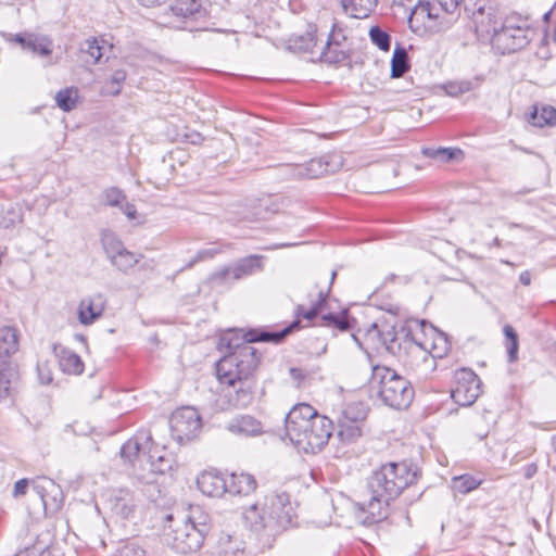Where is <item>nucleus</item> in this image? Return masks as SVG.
<instances>
[{
	"label": "nucleus",
	"instance_id": "nucleus-1",
	"mask_svg": "<svg viewBox=\"0 0 556 556\" xmlns=\"http://www.w3.org/2000/svg\"><path fill=\"white\" fill-rule=\"evenodd\" d=\"M298 321L279 331L252 329L229 330L224 333L218 349L224 356L217 363V375L222 382L233 387V394H229L230 403L239 408L250 405L254 397V384L249 378L256 369L261 355L251 345L253 342H280L298 326Z\"/></svg>",
	"mask_w": 556,
	"mask_h": 556
},
{
	"label": "nucleus",
	"instance_id": "nucleus-2",
	"mask_svg": "<svg viewBox=\"0 0 556 556\" xmlns=\"http://www.w3.org/2000/svg\"><path fill=\"white\" fill-rule=\"evenodd\" d=\"M376 332L386 349L396 355L419 379H427L437 368V358L444 357L450 351L445 333H438L432 342H419L409 328L395 331L394 325L382 328L375 323L369 334Z\"/></svg>",
	"mask_w": 556,
	"mask_h": 556
},
{
	"label": "nucleus",
	"instance_id": "nucleus-3",
	"mask_svg": "<svg viewBox=\"0 0 556 556\" xmlns=\"http://www.w3.org/2000/svg\"><path fill=\"white\" fill-rule=\"evenodd\" d=\"M416 480L417 470L404 462L382 465L368 480L370 498L356 504V518L365 526L386 519L390 502Z\"/></svg>",
	"mask_w": 556,
	"mask_h": 556
},
{
	"label": "nucleus",
	"instance_id": "nucleus-4",
	"mask_svg": "<svg viewBox=\"0 0 556 556\" xmlns=\"http://www.w3.org/2000/svg\"><path fill=\"white\" fill-rule=\"evenodd\" d=\"M286 433L299 451L315 454L328 443L332 421L311 405L298 404L286 416Z\"/></svg>",
	"mask_w": 556,
	"mask_h": 556
},
{
	"label": "nucleus",
	"instance_id": "nucleus-5",
	"mask_svg": "<svg viewBox=\"0 0 556 556\" xmlns=\"http://www.w3.org/2000/svg\"><path fill=\"white\" fill-rule=\"evenodd\" d=\"M121 455L132 465L135 478L150 484L173 467V459L164 450L153 446L152 435L148 430L138 431L121 448Z\"/></svg>",
	"mask_w": 556,
	"mask_h": 556
},
{
	"label": "nucleus",
	"instance_id": "nucleus-6",
	"mask_svg": "<svg viewBox=\"0 0 556 556\" xmlns=\"http://www.w3.org/2000/svg\"><path fill=\"white\" fill-rule=\"evenodd\" d=\"M296 517L290 495L273 492L243 510L245 525L256 533L276 535L288 529Z\"/></svg>",
	"mask_w": 556,
	"mask_h": 556
},
{
	"label": "nucleus",
	"instance_id": "nucleus-7",
	"mask_svg": "<svg viewBox=\"0 0 556 556\" xmlns=\"http://www.w3.org/2000/svg\"><path fill=\"white\" fill-rule=\"evenodd\" d=\"M176 521L175 526H164V538L174 549L181 554L198 552L210 529L207 517L203 516L199 508L192 509L190 515L175 518L173 514L165 517V522Z\"/></svg>",
	"mask_w": 556,
	"mask_h": 556
},
{
	"label": "nucleus",
	"instance_id": "nucleus-8",
	"mask_svg": "<svg viewBox=\"0 0 556 556\" xmlns=\"http://www.w3.org/2000/svg\"><path fill=\"white\" fill-rule=\"evenodd\" d=\"M369 387L384 405L394 409L407 408L414 399L410 382L386 366L372 367Z\"/></svg>",
	"mask_w": 556,
	"mask_h": 556
},
{
	"label": "nucleus",
	"instance_id": "nucleus-9",
	"mask_svg": "<svg viewBox=\"0 0 556 556\" xmlns=\"http://www.w3.org/2000/svg\"><path fill=\"white\" fill-rule=\"evenodd\" d=\"M531 33L532 29L527 17L510 14L501 23L492 43L503 53H513L528 46Z\"/></svg>",
	"mask_w": 556,
	"mask_h": 556
},
{
	"label": "nucleus",
	"instance_id": "nucleus-10",
	"mask_svg": "<svg viewBox=\"0 0 556 556\" xmlns=\"http://www.w3.org/2000/svg\"><path fill=\"white\" fill-rule=\"evenodd\" d=\"M263 256L249 255L240 258L232 266L223 267L210 276L213 286H226L263 270Z\"/></svg>",
	"mask_w": 556,
	"mask_h": 556
},
{
	"label": "nucleus",
	"instance_id": "nucleus-11",
	"mask_svg": "<svg viewBox=\"0 0 556 556\" xmlns=\"http://www.w3.org/2000/svg\"><path fill=\"white\" fill-rule=\"evenodd\" d=\"M172 437L178 443H185L199 433L201 429V417L193 407H181L175 410L169 419Z\"/></svg>",
	"mask_w": 556,
	"mask_h": 556
},
{
	"label": "nucleus",
	"instance_id": "nucleus-12",
	"mask_svg": "<svg viewBox=\"0 0 556 556\" xmlns=\"http://www.w3.org/2000/svg\"><path fill=\"white\" fill-rule=\"evenodd\" d=\"M453 401L460 406L472 405L480 395V379L473 370L462 368L454 374Z\"/></svg>",
	"mask_w": 556,
	"mask_h": 556
},
{
	"label": "nucleus",
	"instance_id": "nucleus-13",
	"mask_svg": "<svg viewBox=\"0 0 556 556\" xmlns=\"http://www.w3.org/2000/svg\"><path fill=\"white\" fill-rule=\"evenodd\" d=\"M31 489L42 503L47 514H54L63 505L64 495L61 486L48 477L31 480Z\"/></svg>",
	"mask_w": 556,
	"mask_h": 556
},
{
	"label": "nucleus",
	"instance_id": "nucleus-14",
	"mask_svg": "<svg viewBox=\"0 0 556 556\" xmlns=\"http://www.w3.org/2000/svg\"><path fill=\"white\" fill-rule=\"evenodd\" d=\"M471 20L477 34L491 36V40L494 38L498 29V18L494 8L480 5L472 12Z\"/></svg>",
	"mask_w": 556,
	"mask_h": 556
},
{
	"label": "nucleus",
	"instance_id": "nucleus-15",
	"mask_svg": "<svg viewBox=\"0 0 556 556\" xmlns=\"http://www.w3.org/2000/svg\"><path fill=\"white\" fill-rule=\"evenodd\" d=\"M286 170L287 174L295 179H314L333 172V168H331L330 164L327 161H324V159H312L305 164L288 165Z\"/></svg>",
	"mask_w": 556,
	"mask_h": 556
},
{
	"label": "nucleus",
	"instance_id": "nucleus-16",
	"mask_svg": "<svg viewBox=\"0 0 556 556\" xmlns=\"http://www.w3.org/2000/svg\"><path fill=\"white\" fill-rule=\"evenodd\" d=\"M111 510L123 519L134 516L138 500L128 489H118L109 498Z\"/></svg>",
	"mask_w": 556,
	"mask_h": 556
},
{
	"label": "nucleus",
	"instance_id": "nucleus-17",
	"mask_svg": "<svg viewBox=\"0 0 556 556\" xmlns=\"http://www.w3.org/2000/svg\"><path fill=\"white\" fill-rule=\"evenodd\" d=\"M199 490L211 497H219L227 492V478L217 471H204L198 479Z\"/></svg>",
	"mask_w": 556,
	"mask_h": 556
},
{
	"label": "nucleus",
	"instance_id": "nucleus-18",
	"mask_svg": "<svg viewBox=\"0 0 556 556\" xmlns=\"http://www.w3.org/2000/svg\"><path fill=\"white\" fill-rule=\"evenodd\" d=\"M226 429L239 437H257L263 433V424L251 415H239L227 424Z\"/></svg>",
	"mask_w": 556,
	"mask_h": 556
},
{
	"label": "nucleus",
	"instance_id": "nucleus-19",
	"mask_svg": "<svg viewBox=\"0 0 556 556\" xmlns=\"http://www.w3.org/2000/svg\"><path fill=\"white\" fill-rule=\"evenodd\" d=\"M14 41L21 45L23 50L34 55L48 56L52 53V41L46 36L35 34L16 35Z\"/></svg>",
	"mask_w": 556,
	"mask_h": 556
},
{
	"label": "nucleus",
	"instance_id": "nucleus-20",
	"mask_svg": "<svg viewBox=\"0 0 556 556\" xmlns=\"http://www.w3.org/2000/svg\"><path fill=\"white\" fill-rule=\"evenodd\" d=\"M105 307L104 299L101 294L84 299L78 307V319L83 325H91L100 318Z\"/></svg>",
	"mask_w": 556,
	"mask_h": 556
},
{
	"label": "nucleus",
	"instance_id": "nucleus-21",
	"mask_svg": "<svg viewBox=\"0 0 556 556\" xmlns=\"http://www.w3.org/2000/svg\"><path fill=\"white\" fill-rule=\"evenodd\" d=\"M53 352L62 371L72 375L83 374L85 366L78 354L62 345H54Z\"/></svg>",
	"mask_w": 556,
	"mask_h": 556
},
{
	"label": "nucleus",
	"instance_id": "nucleus-22",
	"mask_svg": "<svg viewBox=\"0 0 556 556\" xmlns=\"http://www.w3.org/2000/svg\"><path fill=\"white\" fill-rule=\"evenodd\" d=\"M256 486L255 478L247 472H233L227 478V492L233 495H249Z\"/></svg>",
	"mask_w": 556,
	"mask_h": 556
},
{
	"label": "nucleus",
	"instance_id": "nucleus-23",
	"mask_svg": "<svg viewBox=\"0 0 556 556\" xmlns=\"http://www.w3.org/2000/svg\"><path fill=\"white\" fill-rule=\"evenodd\" d=\"M378 0H341L345 14L354 18H366L376 9Z\"/></svg>",
	"mask_w": 556,
	"mask_h": 556
},
{
	"label": "nucleus",
	"instance_id": "nucleus-24",
	"mask_svg": "<svg viewBox=\"0 0 556 556\" xmlns=\"http://www.w3.org/2000/svg\"><path fill=\"white\" fill-rule=\"evenodd\" d=\"M170 11L176 15L184 18L193 17L200 18L206 15L200 0H174L170 4Z\"/></svg>",
	"mask_w": 556,
	"mask_h": 556
},
{
	"label": "nucleus",
	"instance_id": "nucleus-25",
	"mask_svg": "<svg viewBox=\"0 0 556 556\" xmlns=\"http://www.w3.org/2000/svg\"><path fill=\"white\" fill-rule=\"evenodd\" d=\"M18 349V337L16 329L4 326L0 328V361L8 359Z\"/></svg>",
	"mask_w": 556,
	"mask_h": 556
},
{
	"label": "nucleus",
	"instance_id": "nucleus-26",
	"mask_svg": "<svg viewBox=\"0 0 556 556\" xmlns=\"http://www.w3.org/2000/svg\"><path fill=\"white\" fill-rule=\"evenodd\" d=\"M16 370L8 359L0 361V402L11 395V388L16 378Z\"/></svg>",
	"mask_w": 556,
	"mask_h": 556
},
{
	"label": "nucleus",
	"instance_id": "nucleus-27",
	"mask_svg": "<svg viewBox=\"0 0 556 556\" xmlns=\"http://www.w3.org/2000/svg\"><path fill=\"white\" fill-rule=\"evenodd\" d=\"M482 483V479L469 473L455 476L451 480V488L460 494H468L478 489Z\"/></svg>",
	"mask_w": 556,
	"mask_h": 556
},
{
	"label": "nucleus",
	"instance_id": "nucleus-28",
	"mask_svg": "<svg viewBox=\"0 0 556 556\" xmlns=\"http://www.w3.org/2000/svg\"><path fill=\"white\" fill-rule=\"evenodd\" d=\"M409 70L408 54L405 48L397 45L391 59V77L403 76Z\"/></svg>",
	"mask_w": 556,
	"mask_h": 556
},
{
	"label": "nucleus",
	"instance_id": "nucleus-29",
	"mask_svg": "<svg viewBox=\"0 0 556 556\" xmlns=\"http://www.w3.org/2000/svg\"><path fill=\"white\" fill-rule=\"evenodd\" d=\"M363 425L338 420V437L341 442L348 444L355 442L363 434Z\"/></svg>",
	"mask_w": 556,
	"mask_h": 556
},
{
	"label": "nucleus",
	"instance_id": "nucleus-30",
	"mask_svg": "<svg viewBox=\"0 0 556 556\" xmlns=\"http://www.w3.org/2000/svg\"><path fill=\"white\" fill-rule=\"evenodd\" d=\"M326 299H327V293H324L323 291H320L318 302L316 304H314L311 308L305 309L302 305H299L295 311L298 318L294 320V323L298 321L299 324L289 333H291L293 330L300 328V324H301L300 318L301 317L308 321H312L313 319H315L317 317V315L321 313L323 305L326 302ZM292 324H293V321L289 326H291Z\"/></svg>",
	"mask_w": 556,
	"mask_h": 556
},
{
	"label": "nucleus",
	"instance_id": "nucleus-31",
	"mask_svg": "<svg viewBox=\"0 0 556 556\" xmlns=\"http://www.w3.org/2000/svg\"><path fill=\"white\" fill-rule=\"evenodd\" d=\"M531 121L534 126H554L556 125V109L552 105H542L538 108L531 115Z\"/></svg>",
	"mask_w": 556,
	"mask_h": 556
},
{
	"label": "nucleus",
	"instance_id": "nucleus-32",
	"mask_svg": "<svg viewBox=\"0 0 556 556\" xmlns=\"http://www.w3.org/2000/svg\"><path fill=\"white\" fill-rule=\"evenodd\" d=\"M421 152L426 157L443 163L450 162L463 153L460 149L453 148H424Z\"/></svg>",
	"mask_w": 556,
	"mask_h": 556
},
{
	"label": "nucleus",
	"instance_id": "nucleus-33",
	"mask_svg": "<svg viewBox=\"0 0 556 556\" xmlns=\"http://www.w3.org/2000/svg\"><path fill=\"white\" fill-rule=\"evenodd\" d=\"M367 416V410L364 404L354 403L349 404L343 410L338 420L348 421V422H361L364 424Z\"/></svg>",
	"mask_w": 556,
	"mask_h": 556
},
{
	"label": "nucleus",
	"instance_id": "nucleus-34",
	"mask_svg": "<svg viewBox=\"0 0 556 556\" xmlns=\"http://www.w3.org/2000/svg\"><path fill=\"white\" fill-rule=\"evenodd\" d=\"M323 325L336 328L340 331H348L352 328L350 317L346 311L341 313H328L321 316Z\"/></svg>",
	"mask_w": 556,
	"mask_h": 556
},
{
	"label": "nucleus",
	"instance_id": "nucleus-35",
	"mask_svg": "<svg viewBox=\"0 0 556 556\" xmlns=\"http://www.w3.org/2000/svg\"><path fill=\"white\" fill-rule=\"evenodd\" d=\"M55 101L61 110L70 112L76 106L77 91L73 88L62 89L56 93Z\"/></svg>",
	"mask_w": 556,
	"mask_h": 556
},
{
	"label": "nucleus",
	"instance_id": "nucleus-36",
	"mask_svg": "<svg viewBox=\"0 0 556 556\" xmlns=\"http://www.w3.org/2000/svg\"><path fill=\"white\" fill-rule=\"evenodd\" d=\"M321 58L327 63L338 64L344 62L348 59V54L342 46H331V42H327L321 52Z\"/></svg>",
	"mask_w": 556,
	"mask_h": 556
},
{
	"label": "nucleus",
	"instance_id": "nucleus-37",
	"mask_svg": "<svg viewBox=\"0 0 556 556\" xmlns=\"http://www.w3.org/2000/svg\"><path fill=\"white\" fill-rule=\"evenodd\" d=\"M218 545L224 556H238L242 551L241 542L230 534H223L219 538Z\"/></svg>",
	"mask_w": 556,
	"mask_h": 556
},
{
	"label": "nucleus",
	"instance_id": "nucleus-38",
	"mask_svg": "<svg viewBox=\"0 0 556 556\" xmlns=\"http://www.w3.org/2000/svg\"><path fill=\"white\" fill-rule=\"evenodd\" d=\"M138 261L137 255L125 248L111 260L112 264L123 271L132 268Z\"/></svg>",
	"mask_w": 556,
	"mask_h": 556
},
{
	"label": "nucleus",
	"instance_id": "nucleus-39",
	"mask_svg": "<svg viewBox=\"0 0 556 556\" xmlns=\"http://www.w3.org/2000/svg\"><path fill=\"white\" fill-rule=\"evenodd\" d=\"M504 334L507 339V355L508 362L514 363L518 358V336L515 329L510 325H505L503 328Z\"/></svg>",
	"mask_w": 556,
	"mask_h": 556
},
{
	"label": "nucleus",
	"instance_id": "nucleus-40",
	"mask_svg": "<svg viewBox=\"0 0 556 556\" xmlns=\"http://www.w3.org/2000/svg\"><path fill=\"white\" fill-rule=\"evenodd\" d=\"M408 22L412 24L414 21L420 24H425L427 21L431 20V10L429 2H422L415 4L414 8L408 12Z\"/></svg>",
	"mask_w": 556,
	"mask_h": 556
},
{
	"label": "nucleus",
	"instance_id": "nucleus-41",
	"mask_svg": "<svg viewBox=\"0 0 556 556\" xmlns=\"http://www.w3.org/2000/svg\"><path fill=\"white\" fill-rule=\"evenodd\" d=\"M104 47L100 45L97 38H88L81 45V51L87 53L93 64L98 63L103 56Z\"/></svg>",
	"mask_w": 556,
	"mask_h": 556
},
{
	"label": "nucleus",
	"instance_id": "nucleus-42",
	"mask_svg": "<svg viewBox=\"0 0 556 556\" xmlns=\"http://www.w3.org/2000/svg\"><path fill=\"white\" fill-rule=\"evenodd\" d=\"M126 72L124 70H116L110 80L104 86V92L111 96L119 94L122 85L126 79Z\"/></svg>",
	"mask_w": 556,
	"mask_h": 556
},
{
	"label": "nucleus",
	"instance_id": "nucleus-43",
	"mask_svg": "<svg viewBox=\"0 0 556 556\" xmlns=\"http://www.w3.org/2000/svg\"><path fill=\"white\" fill-rule=\"evenodd\" d=\"M369 37L380 50L389 51L391 47V37L390 35L382 30L378 26H372L369 30Z\"/></svg>",
	"mask_w": 556,
	"mask_h": 556
},
{
	"label": "nucleus",
	"instance_id": "nucleus-44",
	"mask_svg": "<svg viewBox=\"0 0 556 556\" xmlns=\"http://www.w3.org/2000/svg\"><path fill=\"white\" fill-rule=\"evenodd\" d=\"M102 244L110 260H112L113 256L118 254L125 248L123 243L114 235L111 233H106L102 237Z\"/></svg>",
	"mask_w": 556,
	"mask_h": 556
},
{
	"label": "nucleus",
	"instance_id": "nucleus-45",
	"mask_svg": "<svg viewBox=\"0 0 556 556\" xmlns=\"http://www.w3.org/2000/svg\"><path fill=\"white\" fill-rule=\"evenodd\" d=\"M126 194L116 187H111L103 192V201L105 205L118 206L125 202Z\"/></svg>",
	"mask_w": 556,
	"mask_h": 556
},
{
	"label": "nucleus",
	"instance_id": "nucleus-46",
	"mask_svg": "<svg viewBox=\"0 0 556 556\" xmlns=\"http://www.w3.org/2000/svg\"><path fill=\"white\" fill-rule=\"evenodd\" d=\"M118 556H147V553L137 543L128 542L119 548Z\"/></svg>",
	"mask_w": 556,
	"mask_h": 556
},
{
	"label": "nucleus",
	"instance_id": "nucleus-47",
	"mask_svg": "<svg viewBox=\"0 0 556 556\" xmlns=\"http://www.w3.org/2000/svg\"><path fill=\"white\" fill-rule=\"evenodd\" d=\"M217 253H218V250H216V249H203V250H200L195 254L194 258L191 260L187 264L186 267L187 268H191L195 263L213 258Z\"/></svg>",
	"mask_w": 556,
	"mask_h": 556
},
{
	"label": "nucleus",
	"instance_id": "nucleus-48",
	"mask_svg": "<svg viewBox=\"0 0 556 556\" xmlns=\"http://www.w3.org/2000/svg\"><path fill=\"white\" fill-rule=\"evenodd\" d=\"M7 214L8 216H4L1 223L4 228H10L22 220L20 212L14 207L9 208Z\"/></svg>",
	"mask_w": 556,
	"mask_h": 556
},
{
	"label": "nucleus",
	"instance_id": "nucleus-49",
	"mask_svg": "<svg viewBox=\"0 0 556 556\" xmlns=\"http://www.w3.org/2000/svg\"><path fill=\"white\" fill-rule=\"evenodd\" d=\"M345 35L343 30L338 27L337 24H333L331 33L329 34L327 42H331V46H342V42L345 40Z\"/></svg>",
	"mask_w": 556,
	"mask_h": 556
},
{
	"label": "nucleus",
	"instance_id": "nucleus-50",
	"mask_svg": "<svg viewBox=\"0 0 556 556\" xmlns=\"http://www.w3.org/2000/svg\"><path fill=\"white\" fill-rule=\"evenodd\" d=\"M37 370L41 383L48 384L52 381V372L47 364H38Z\"/></svg>",
	"mask_w": 556,
	"mask_h": 556
},
{
	"label": "nucleus",
	"instance_id": "nucleus-51",
	"mask_svg": "<svg viewBox=\"0 0 556 556\" xmlns=\"http://www.w3.org/2000/svg\"><path fill=\"white\" fill-rule=\"evenodd\" d=\"M451 94L466 93L472 90V84L469 80H464L458 84L451 85L450 87Z\"/></svg>",
	"mask_w": 556,
	"mask_h": 556
},
{
	"label": "nucleus",
	"instance_id": "nucleus-52",
	"mask_svg": "<svg viewBox=\"0 0 556 556\" xmlns=\"http://www.w3.org/2000/svg\"><path fill=\"white\" fill-rule=\"evenodd\" d=\"M29 484L31 485V480L28 479H21L16 481L14 484L13 496L18 497L21 495H24Z\"/></svg>",
	"mask_w": 556,
	"mask_h": 556
},
{
	"label": "nucleus",
	"instance_id": "nucleus-53",
	"mask_svg": "<svg viewBox=\"0 0 556 556\" xmlns=\"http://www.w3.org/2000/svg\"><path fill=\"white\" fill-rule=\"evenodd\" d=\"M121 211L127 216L128 219H135L137 216V210L136 206L132 203H129L125 200L119 205Z\"/></svg>",
	"mask_w": 556,
	"mask_h": 556
},
{
	"label": "nucleus",
	"instance_id": "nucleus-54",
	"mask_svg": "<svg viewBox=\"0 0 556 556\" xmlns=\"http://www.w3.org/2000/svg\"><path fill=\"white\" fill-rule=\"evenodd\" d=\"M419 1L420 0H394V4L403 8L404 11L408 13Z\"/></svg>",
	"mask_w": 556,
	"mask_h": 556
},
{
	"label": "nucleus",
	"instance_id": "nucleus-55",
	"mask_svg": "<svg viewBox=\"0 0 556 556\" xmlns=\"http://www.w3.org/2000/svg\"><path fill=\"white\" fill-rule=\"evenodd\" d=\"M460 0H439L441 7L446 12H454Z\"/></svg>",
	"mask_w": 556,
	"mask_h": 556
},
{
	"label": "nucleus",
	"instance_id": "nucleus-56",
	"mask_svg": "<svg viewBox=\"0 0 556 556\" xmlns=\"http://www.w3.org/2000/svg\"><path fill=\"white\" fill-rule=\"evenodd\" d=\"M388 313H390L392 316H399L401 314V306L397 304H388L386 307H383Z\"/></svg>",
	"mask_w": 556,
	"mask_h": 556
},
{
	"label": "nucleus",
	"instance_id": "nucleus-57",
	"mask_svg": "<svg viewBox=\"0 0 556 556\" xmlns=\"http://www.w3.org/2000/svg\"><path fill=\"white\" fill-rule=\"evenodd\" d=\"M519 281L523 286H529L531 283V274H530V271H528V270L522 271L520 274V276H519Z\"/></svg>",
	"mask_w": 556,
	"mask_h": 556
},
{
	"label": "nucleus",
	"instance_id": "nucleus-58",
	"mask_svg": "<svg viewBox=\"0 0 556 556\" xmlns=\"http://www.w3.org/2000/svg\"><path fill=\"white\" fill-rule=\"evenodd\" d=\"M290 375L294 380H302L304 378V375L302 372V369L300 368H290Z\"/></svg>",
	"mask_w": 556,
	"mask_h": 556
},
{
	"label": "nucleus",
	"instance_id": "nucleus-59",
	"mask_svg": "<svg viewBox=\"0 0 556 556\" xmlns=\"http://www.w3.org/2000/svg\"><path fill=\"white\" fill-rule=\"evenodd\" d=\"M144 7H155L165 3L166 0H138Z\"/></svg>",
	"mask_w": 556,
	"mask_h": 556
},
{
	"label": "nucleus",
	"instance_id": "nucleus-60",
	"mask_svg": "<svg viewBox=\"0 0 556 556\" xmlns=\"http://www.w3.org/2000/svg\"><path fill=\"white\" fill-rule=\"evenodd\" d=\"M535 471L536 467L534 465L529 466L526 472V477L531 478Z\"/></svg>",
	"mask_w": 556,
	"mask_h": 556
},
{
	"label": "nucleus",
	"instance_id": "nucleus-61",
	"mask_svg": "<svg viewBox=\"0 0 556 556\" xmlns=\"http://www.w3.org/2000/svg\"><path fill=\"white\" fill-rule=\"evenodd\" d=\"M34 552H30V551H24V552H21L18 553L16 556H34Z\"/></svg>",
	"mask_w": 556,
	"mask_h": 556
},
{
	"label": "nucleus",
	"instance_id": "nucleus-62",
	"mask_svg": "<svg viewBox=\"0 0 556 556\" xmlns=\"http://www.w3.org/2000/svg\"><path fill=\"white\" fill-rule=\"evenodd\" d=\"M292 245H293L292 243H281V244L275 245V248L279 249V248H288V247H292Z\"/></svg>",
	"mask_w": 556,
	"mask_h": 556
},
{
	"label": "nucleus",
	"instance_id": "nucleus-63",
	"mask_svg": "<svg viewBox=\"0 0 556 556\" xmlns=\"http://www.w3.org/2000/svg\"><path fill=\"white\" fill-rule=\"evenodd\" d=\"M493 244H494L495 247H500V245H501V241H500V239H498V238H495V239H494V241H493Z\"/></svg>",
	"mask_w": 556,
	"mask_h": 556
},
{
	"label": "nucleus",
	"instance_id": "nucleus-64",
	"mask_svg": "<svg viewBox=\"0 0 556 556\" xmlns=\"http://www.w3.org/2000/svg\"><path fill=\"white\" fill-rule=\"evenodd\" d=\"M336 276H337V271H332V274H331V283L333 282Z\"/></svg>",
	"mask_w": 556,
	"mask_h": 556
}]
</instances>
